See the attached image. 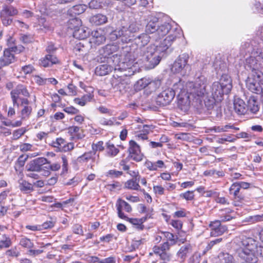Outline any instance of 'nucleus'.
I'll return each mask as SVG.
<instances>
[{
	"mask_svg": "<svg viewBox=\"0 0 263 263\" xmlns=\"http://www.w3.org/2000/svg\"><path fill=\"white\" fill-rule=\"evenodd\" d=\"M161 233L170 243V247L176 243L177 236L175 237L172 233L168 232H163Z\"/></svg>",
	"mask_w": 263,
	"mask_h": 263,
	"instance_id": "nucleus-40",
	"label": "nucleus"
},
{
	"mask_svg": "<svg viewBox=\"0 0 263 263\" xmlns=\"http://www.w3.org/2000/svg\"><path fill=\"white\" fill-rule=\"evenodd\" d=\"M93 261H98V263H115L116 262L115 258L112 256L102 260H99L97 257H93Z\"/></svg>",
	"mask_w": 263,
	"mask_h": 263,
	"instance_id": "nucleus-50",
	"label": "nucleus"
},
{
	"mask_svg": "<svg viewBox=\"0 0 263 263\" xmlns=\"http://www.w3.org/2000/svg\"><path fill=\"white\" fill-rule=\"evenodd\" d=\"M112 68V66H109L108 64L100 65L96 67L95 73L99 76H105L111 71Z\"/></svg>",
	"mask_w": 263,
	"mask_h": 263,
	"instance_id": "nucleus-28",
	"label": "nucleus"
},
{
	"mask_svg": "<svg viewBox=\"0 0 263 263\" xmlns=\"http://www.w3.org/2000/svg\"><path fill=\"white\" fill-rule=\"evenodd\" d=\"M247 111L252 114H256L259 109L260 103L257 97L254 96H251L247 101Z\"/></svg>",
	"mask_w": 263,
	"mask_h": 263,
	"instance_id": "nucleus-19",
	"label": "nucleus"
},
{
	"mask_svg": "<svg viewBox=\"0 0 263 263\" xmlns=\"http://www.w3.org/2000/svg\"><path fill=\"white\" fill-rule=\"evenodd\" d=\"M233 204L235 206H239L240 203L243 200L244 197L241 194H238L237 195H233Z\"/></svg>",
	"mask_w": 263,
	"mask_h": 263,
	"instance_id": "nucleus-55",
	"label": "nucleus"
},
{
	"mask_svg": "<svg viewBox=\"0 0 263 263\" xmlns=\"http://www.w3.org/2000/svg\"><path fill=\"white\" fill-rule=\"evenodd\" d=\"M222 240V239L220 238L216 239L214 240L210 241L208 243L207 246L206 247L205 250L206 251L210 250V249H211L212 248V247L214 245L218 244V243H220V242H221Z\"/></svg>",
	"mask_w": 263,
	"mask_h": 263,
	"instance_id": "nucleus-63",
	"label": "nucleus"
},
{
	"mask_svg": "<svg viewBox=\"0 0 263 263\" xmlns=\"http://www.w3.org/2000/svg\"><path fill=\"white\" fill-rule=\"evenodd\" d=\"M116 120L115 118H112L110 119H106L103 118L100 119L99 122L101 124L103 125L111 126L114 124Z\"/></svg>",
	"mask_w": 263,
	"mask_h": 263,
	"instance_id": "nucleus-54",
	"label": "nucleus"
},
{
	"mask_svg": "<svg viewBox=\"0 0 263 263\" xmlns=\"http://www.w3.org/2000/svg\"><path fill=\"white\" fill-rule=\"evenodd\" d=\"M240 190V186L238 185V182H235L231 185L229 189L230 194L231 195H237V194H239Z\"/></svg>",
	"mask_w": 263,
	"mask_h": 263,
	"instance_id": "nucleus-46",
	"label": "nucleus"
},
{
	"mask_svg": "<svg viewBox=\"0 0 263 263\" xmlns=\"http://www.w3.org/2000/svg\"><path fill=\"white\" fill-rule=\"evenodd\" d=\"M171 224L178 231L181 230L182 227V222L179 220H172Z\"/></svg>",
	"mask_w": 263,
	"mask_h": 263,
	"instance_id": "nucleus-62",
	"label": "nucleus"
},
{
	"mask_svg": "<svg viewBox=\"0 0 263 263\" xmlns=\"http://www.w3.org/2000/svg\"><path fill=\"white\" fill-rule=\"evenodd\" d=\"M149 83V79L143 78L138 80L136 83L135 87L136 89L140 90L148 86Z\"/></svg>",
	"mask_w": 263,
	"mask_h": 263,
	"instance_id": "nucleus-41",
	"label": "nucleus"
},
{
	"mask_svg": "<svg viewBox=\"0 0 263 263\" xmlns=\"http://www.w3.org/2000/svg\"><path fill=\"white\" fill-rule=\"evenodd\" d=\"M161 85V81L159 80H154L151 81L149 80V83L148 85V87L152 90H155L158 88Z\"/></svg>",
	"mask_w": 263,
	"mask_h": 263,
	"instance_id": "nucleus-51",
	"label": "nucleus"
},
{
	"mask_svg": "<svg viewBox=\"0 0 263 263\" xmlns=\"http://www.w3.org/2000/svg\"><path fill=\"white\" fill-rule=\"evenodd\" d=\"M26 168V171H34L36 172L43 171V167L39 166L35 162L34 160L27 164Z\"/></svg>",
	"mask_w": 263,
	"mask_h": 263,
	"instance_id": "nucleus-42",
	"label": "nucleus"
},
{
	"mask_svg": "<svg viewBox=\"0 0 263 263\" xmlns=\"http://www.w3.org/2000/svg\"><path fill=\"white\" fill-rule=\"evenodd\" d=\"M181 35V29L173 28L169 23L158 26L154 36L158 43L151 45L143 50V59L149 63L150 68H154L159 63L161 54L169 50L175 41Z\"/></svg>",
	"mask_w": 263,
	"mask_h": 263,
	"instance_id": "nucleus-1",
	"label": "nucleus"
},
{
	"mask_svg": "<svg viewBox=\"0 0 263 263\" xmlns=\"http://www.w3.org/2000/svg\"><path fill=\"white\" fill-rule=\"evenodd\" d=\"M218 257L220 263H235L233 256L228 253H221Z\"/></svg>",
	"mask_w": 263,
	"mask_h": 263,
	"instance_id": "nucleus-35",
	"label": "nucleus"
},
{
	"mask_svg": "<svg viewBox=\"0 0 263 263\" xmlns=\"http://www.w3.org/2000/svg\"><path fill=\"white\" fill-rule=\"evenodd\" d=\"M145 31L147 33L153 34V37H154L159 26L158 24V18L153 15H150L148 16Z\"/></svg>",
	"mask_w": 263,
	"mask_h": 263,
	"instance_id": "nucleus-18",
	"label": "nucleus"
},
{
	"mask_svg": "<svg viewBox=\"0 0 263 263\" xmlns=\"http://www.w3.org/2000/svg\"><path fill=\"white\" fill-rule=\"evenodd\" d=\"M62 160V172L61 174H64L68 171V161L65 156L63 155L61 157Z\"/></svg>",
	"mask_w": 263,
	"mask_h": 263,
	"instance_id": "nucleus-59",
	"label": "nucleus"
},
{
	"mask_svg": "<svg viewBox=\"0 0 263 263\" xmlns=\"http://www.w3.org/2000/svg\"><path fill=\"white\" fill-rule=\"evenodd\" d=\"M151 218V216L147 215V216H145L141 218H129L127 219H125L126 220L129 221L131 223L136 226V227L138 230H143L144 228V226L142 224L144 222H145L147 218Z\"/></svg>",
	"mask_w": 263,
	"mask_h": 263,
	"instance_id": "nucleus-29",
	"label": "nucleus"
},
{
	"mask_svg": "<svg viewBox=\"0 0 263 263\" xmlns=\"http://www.w3.org/2000/svg\"><path fill=\"white\" fill-rule=\"evenodd\" d=\"M90 21L91 23L96 25H100L107 22V17L101 14H97L91 16L90 18Z\"/></svg>",
	"mask_w": 263,
	"mask_h": 263,
	"instance_id": "nucleus-32",
	"label": "nucleus"
},
{
	"mask_svg": "<svg viewBox=\"0 0 263 263\" xmlns=\"http://www.w3.org/2000/svg\"><path fill=\"white\" fill-rule=\"evenodd\" d=\"M80 130V127L76 126H72L68 128V132L70 134V135L73 136H78L79 138V136H78V133L79 132Z\"/></svg>",
	"mask_w": 263,
	"mask_h": 263,
	"instance_id": "nucleus-61",
	"label": "nucleus"
},
{
	"mask_svg": "<svg viewBox=\"0 0 263 263\" xmlns=\"http://www.w3.org/2000/svg\"><path fill=\"white\" fill-rule=\"evenodd\" d=\"M10 95L13 106L17 107H18L20 105L17 102L18 100H20L21 98L20 97V95H22L25 97H29L30 96L29 92L27 87L22 84L17 85L16 87L11 91Z\"/></svg>",
	"mask_w": 263,
	"mask_h": 263,
	"instance_id": "nucleus-12",
	"label": "nucleus"
},
{
	"mask_svg": "<svg viewBox=\"0 0 263 263\" xmlns=\"http://www.w3.org/2000/svg\"><path fill=\"white\" fill-rule=\"evenodd\" d=\"M206 85V79L203 76H200L195 82H190L186 84L187 91L194 98L197 97V99H200L207 93Z\"/></svg>",
	"mask_w": 263,
	"mask_h": 263,
	"instance_id": "nucleus-5",
	"label": "nucleus"
},
{
	"mask_svg": "<svg viewBox=\"0 0 263 263\" xmlns=\"http://www.w3.org/2000/svg\"><path fill=\"white\" fill-rule=\"evenodd\" d=\"M153 190L155 194L159 195L164 194V189L161 185H155L153 186Z\"/></svg>",
	"mask_w": 263,
	"mask_h": 263,
	"instance_id": "nucleus-64",
	"label": "nucleus"
},
{
	"mask_svg": "<svg viewBox=\"0 0 263 263\" xmlns=\"http://www.w3.org/2000/svg\"><path fill=\"white\" fill-rule=\"evenodd\" d=\"M180 196L186 200H192L194 197V192L189 191L185 193H181Z\"/></svg>",
	"mask_w": 263,
	"mask_h": 263,
	"instance_id": "nucleus-56",
	"label": "nucleus"
},
{
	"mask_svg": "<svg viewBox=\"0 0 263 263\" xmlns=\"http://www.w3.org/2000/svg\"><path fill=\"white\" fill-rule=\"evenodd\" d=\"M0 243L5 248H9L12 245L11 239L6 235H3L2 239L0 240Z\"/></svg>",
	"mask_w": 263,
	"mask_h": 263,
	"instance_id": "nucleus-48",
	"label": "nucleus"
},
{
	"mask_svg": "<svg viewBox=\"0 0 263 263\" xmlns=\"http://www.w3.org/2000/svg\"><path fill=\"white\" fill-rule=\"evenodd\" d=\"M175 92V95L182 94L184 91H186L184 88V82L180 80L178 82L173 85V88H171Z\"/></svg>",
	"mask_w": 263,
	"mask_h": 263,
	"instance_id": "nucleus-39",
	"label": "nucleus"
},
{
	"mask_svg": "<svg viewBox=\"0 0 263 263\" xmlns=\"http://www.w3.org/2000/svg\"><path fill=\"white\" fill-rule=\"evenodd\" d=\"M191 251V247L190 245H185L182 246L177 253V257L180 259L177 262L182 263L186 257L187 254Z\"/></svg>",
	"mask_w": 263,
	"mask_h": 263,
	"instance_id": "nucleus-26",
	"label": "nucleus"
},
{
	"mask_svg": "<svg viewBox=\"0 0 263 263\" xmlns=\"http://www.w3.org/2000/svg\"><path fill=\"white\" fill-rule=\"evenodd\" d=\"M119 152V150L113 144L110 142L106 143V153L107 155L111 157L116 156Z\"/></svg>",
	"mask_w": 263,
	"mask_h": 263,
	"instance_id": "nucleus-36",
	"label": "nucleus"
},
{
	"mask_svg": "<svg viewBox=\"0 0 263 263\" xmlns=\"http://www.w3.org/2000/svg\"><path fill=\"white\" fill-rule=\"evenodd\" d=\"M150 37L147 33H143L135 38V43L139 46H144L149 42Z\"/></svg>",
	"mask_w": 263,
	"mask_h": 263,
	"instance_id": "nucleus-33",
	"label": "nucleus"
},
{
	"mask_svg": "<svg viewBox=\"0 0 263 263\" xmlns=\"http://www.w3.org/2000/svg\"><path fill=\"white\" fill-rule=\"evenodd\" d=\"M189 56L187 54L183 53L180 55L172 65L171 71L174 73H178L182 76L190 73L191 68L187 63Z\"/></svg>",
	"mask_w": 263,
	"mask_h": 263,
	"instance_id": "nucleus-7",
	"label": "nucleus"
},
{
	"mask_svg": "<svg viewBox=\"0 0 263 263\" xmlns=\"http://www.w3.org/2000/svg\"><path fill=\"white\" fill-rule=\"evenodd\" d=\"M72 231L73 233L79 235H83L82 226L79 224H75L72 227Z\"/></svg>",
	"mask_w": 263,
	"mask_h": 263,
	"instance_id": "nucleus-53",
	"label": "nucleus"
},
{
	"mask_svg": "<svg viewBox=\"0 0 263 263\" xmlns=\"http://www.w3.org/2000/svg\"><path fill=\"white\" fill-rule=\"evenodd\" d=\"M227 230V227L225 226H220L215 230H211V236L216 237L221 235Z\"/></svg>",
	"mask_w": 263,
	"mask_h": 263,
	"instance_id": "nucleus-43",
	"label": "nucleus"
},
{
	"mask_svg": "<svg viewBox=\"0 0 263 263\" xmlns=\"http://www.w3.org/2000/svg\"><path fill=\"white\" fill-rule=\"evenodd\" d=\"M85 8L86 6L85 5H76L71 9L70 12L75 15H79L85 11Z\"/></svg>",
	"mask_w": 263,
	"mask_h": 263,
	"instance_id": "nucleus-44",
	"label": "nucleus"
},
{
	"mask_svg": "<svg viewBox=\"0 0 263 263\" xmlns=\"http://www.w3.org/2000/svg\"><path fill=\"white\" fill-rule=\"evenodd\" d=\"M20 245L23 247L28 249H31L33 247V243L31 241L30 239L26 237L22 238L20 240Z\"/></svg>",
	"mask_w": 263,
	"mask_h": 263,
	"instance_id": "nucleus-45",
	"label": "nucleus"
},
{
	"mask_svg": "<svg viewBox=\"0 0 263 263\" xmlns=\"http://www.w3.org/2000/svg\"><path fill=\"white\" fill-rule=\"evenodd\" d=\"M126 70H115V74L111 81L112 87L116 90L123 93L129 88L130 80L132 75H125Z\"/></svg>",
	"mask_w": 263,
	"mask_h": 263,
	"instance_id": "nucleus-6",
	"label": "nucleus"
},
{
	"mask_svg": "<svg viewBox=\"0 0 263 263\" xmlns=\"http://www.w3.org/2000/svg\"><path fill=\"white\" fill-rule=\"evenodd\" d=\"M189 93L184 91L182 94L177 95L178 107L184 111H187L190 105Z\"/></svg>",
	"mask_w": 263,
	"mask_h": 263,
	"instance_id": "nucleus-17",
	"label": "nucleus"
},
{
	"mask_svg": "<svg viewBox=\"0 0 263 263\" xmlns=\"http://www.w3.org/2000/svg\"><path fill=\"white\" fill-rule=\"evenodd\" d=\"M26 131V129L24 128H21L14 130L13 133V139L14 140H17L19 139L25 133Z\"/></svg>",
	"mask_w": 263,
	"mask_h": 263,
	"instance_id": "nucleus-52",
	"label": "nucleus"
},
{
	"mask_svg": "<svg viewBox=\"0 0 263 263\" xmlns=\"http://www.w3.org/2000/svg\"><path fill=\"white\" fill-rule=\"evenodd\" d=\"M139 30V27L137 23L131 24L128 28L123 27L118 30H115L110 34V38L115 40L120 38L121 41L127 43L135 39V33Z\"/></svg>",
	"mask_w": 263,
	"mask_h": 263,
	"instance_id": "nucleus-4",
	"label": "nucleus"
},
{
	"mask_svg": "<svg viewBox=\"0 0 263 263\" xmlns=\"http://www.w3.org/2000/svg\"><path fill=\"white\" fill-rule=\"evenodd\" d=\"M35 162L37 164V165L40 166L41 167H43V171L44 172L46 170V168H45L44 166L47 165V164H48L49 161L46 158L41 157L38 158L34 160Z\"/></svg>",
	"mask_w": 263,
	"mask_h": 263,
	"instance_id": "nucleus-49",
	"label": "nucleus"
},
{
	"mask_svg": "<svg viewBox=\"0 0 263 263\" xmlns=\"http://www.w3.org/2000/svg\"><path fill=\"white\" fill-rule=\"evenodd\" d=\"M21 104L22 109L20 111V118L22 120H26L29 119L32 111V108L29 105V101L27 98H21Z\"/></svg>",
	"mask_w": 263,
	"mask_h": 263,
	"instance_id": "nucleus-15",
	"label": "nucleus"
},
{
	"mask_svg": "<svg viewBox=\"0 0 263 263\" xmlns=\"http://www.w3.org/2000/svg\"><path fill=\"white\" fill-rule=\"evenodd\" d=\"M175 96V92L171 88L166 89L161 92L157 97L156 102L160 106L170 104Z\"/></svg>",
	"mask_w": 263,
	"mask_h": 263,
	"instance_id": "nucleus-13",
	"label": "nucleus"
},
{
	"mask_svg": "<svg viewBox=\"0 0 263 263\" xmlns=\"http://www.w3.org/2000/svg\"><path fill=\"white\" fill-rule=\"evenodd\" d=\"M145 167L149 171H157L158 168H161L165 166L164 162L162 160H158L153 162L150 161H146L145 163Z\"/></svg>",
	"mask_w": 263,
	"mask_h": 263,
	"instance_id": "nucleus-27",
	"label": "nucleus"
},
{
	"mask_svg": "<svg viewBox=\"0 0 263 263\" xmlns=\"http://www.w3.org/2000/svg\"><path fill=\"white\" fill-rule=\"evenodd\" d=\"M81 25V21L76 17L70 19L67 22V27L71 30L75 31Z\"/></svg>",
	"mask_w": 263,
	"mask_h": 263,
	"instance_id": "nucleus-37",
	"label": "nucleus"
},
{
	"mask_svg": "<svg viewBox=\"0 0 263 263\" xmlns=\"http://www.w3.org/2000/svg\"><path fill=\"white\" fill-rule=\"evenodd\" d=\"M119 47L115 44H108L99 50V55L97 57L99 62L112 63L115 70H126L125 75H134L136 70L134 65V56L129 51V47H126L123 50L122 55L117 54L109 57L118 51Z\"/></svg>",
	"mask_w": 263,
	"mask_h": 263,
	"instance_id": "nucleus-2",
	"label": "nucleus"
},
{
	"mask_svg": "<svg viewBox=\"0 0 263 263\" xmlns=\"http://www.w3.org/2000/svg\"><path fill=\"white\" fill-rule=\"evenodd\" d=\"M24 49V48L23 46L18 47L13 46L5 49L3 52V55L0 57V69L14 62L15 58L12 52H22Z\"/></svg>",
	"mask_w": 263,
	"mask_h": 263,
	"instance_id": "nucleus-9",
	"label": "nucleus"
},
{
	"mask_svg": "<svg viewBox=\"0 0 263 263\" xmlns=\"http://www.w3.org/2000/svg\"><path fill=\"white\" fill-rule=\"evenodd\" d=\"M58 63L57 58L53 54H48L44 58L41 59L40 65L43 67H49Z\"/></svg>",
	"mask_w": 263,
	"mask_h": 263,
	"instance_id": "nucleus-23",
	"label": "nucleus"
},
{
	"mask_svg": "<svg viewBox=\"0 0 263 263\" xmlns=\"http://www.w3.org/2000/svg\"><path fill=\"white\" fill-rule=\"evenodd\" d=\"M34 70V69L31 65H25L21 68V72L24 74L31 73Z\"/></svg>",
	"mask_w": 263,
	"mask_h": 263,
	"instance_id": "nucleus-58",
	"label": "nucleus"
},
{
	"mask_svg": "<svg viewBox=\"0 0 263 263\" xmlns=\"http://www.w3.org/2000/svg\"><path fill=\"white\" fill-rule=\"evenodd\" d=\"M140 176L135 175V178H132L126 181L124 184V189L130 190L140 191V186L139 184Z\"/></svg>",
	"mask_w": 263,
	"mask_h": 263,
	"instance_id": "nucleus-21",
	"label": "nucleus"
},
{
	"mask_svg": "<svg viewBox=\"0 0 263 263\" xmlns=\"http://www.w3.org/2000/svg\"><path fill=\"white\" fill-rule=\"evenodd\" d=\"M234 109L238 115H244L247 112L246 105L243 100L235 98L234 100Z\"/></svg>",
	"mask_w": 263,
	"mask_h": 263,
	"instance_id": "nucleus-20",
	"label": "nucleus"
},
{
	"mask_svg": "<svg viewBox=\"0 0 263 263\" xmlns=\"http://www.w3.org/2000/svg\"><path fill=\"white\" fill-rule=\"evenodd\" d=\"M246 86L253 93L258 94L262 92L263 73L261 71L252 73L246 81Z\"/></svg>",
	"mask_w": 263,
	"mask_h": 263,
	"instance_id": "nucleus-8",
	"label": "nucleus"
},
{
	"mask_svg": "<svg viewBox=\"0 0 263 263\" xmlns=\"http://www.w3.org/2000/svg\"><path fill=\"white\" fill-rule=\"evenodd\" d=\"M19 189L23 193L28 194L33 191V185L27 181L21 179L18 181Z\"/></svg>",
	"mask_w": 263,
	"mask_h": 263,
	"instance_id": "nucleus-30",
	"label": "nucleus"
},
{
	"mask_svg": "<svg viewBox=\"0 0 263 263\" xmlns=\"http://www.w3.org/2000/svg\"><path fill=\"white\" fill-rule=\"evenodd\" d=\"M142 128L141 130H140V132H142L145 134L147 136V134L149 133V132L153 129V125H148L146 124H144L142 126L139 125L138 128L140 129Z\"/></svg>",
	"mask_w": 263,
	"mask_h": 263,
	"instance_id": "nucleus-57",
	"label": "nucleus"
},
{
	"mask_svg": "<svg viewBox=\"0 0 263 263\" xmlns=\"http://www.w3.org/2000/svg\"><path fill=\"white\" fill-rule=\"evenodd\" d=\"M45 168H46L45 172L43 173V175L44 176H48L50 175L49 170L52 171H58L61 168V165L58 163H54L53 164H50L49 162L48 164L47 165L44 166Z\"/></svg>",
	"mask_w": 263,
	"mask_h": 263,
	"instance_id": "nucleus-34",
	"label": "nucleus"
},
{
	"mask_svg": "<svg viewBox=\"0 0 263 263\" xmlns=\"http://www.w3.org/2000/svg\"><path fill=\"white\" fill-rule=\"evenodd\" d=\"M129 144L128 152L130 158L134 161H141L143 155L141 152L139 145L134 140H130Z\"/></svg>",
	"mask_w": 263,
	"mask_h": 263,
	"instance_id": "nucleus-14",
	"label": "nucleus"
},
{
	"mask_svg": "<svg viewBox=\"0 0 263 263\" xmlns=\"http://www.w3.org/2000/svg\"><path fill=\"white\" fill-rule=\"evenodd\" d=\"M92 89V88L89 87H87L85 89V91H89L88 89ZM93 97V95L92 93L89 92L88 94L84 95L81 98H76L74 99V102L76 104H79L82 106H84L87 102L90 101Z\"/></svg>",
	"mask_w": 263,
	"mask_h": 263,
	"instance_id": "nucleus-25",
	"label": "nucleus"
},
{
	"mask_svg": "<svg viewBox=\"0 0 263 263\" xmlns=\"http://www.w3.org/2000/svg\"><path fill=\"white\" fill-rule=\"evenodd\" d=\"M89 30L87 28L81 26V25L73 32L74 37L79 40L86 39L89 34Z\"/></svg>",
	"mask_w": 263,
	"mask_h": 263,
	"instance_id": "nucleus-24",
	"label": "nucleus"
},
{
	"mask_svg": "<svg viewBox=\"0 0 263 263\" xmlns=\"http://www.w3.org/2000/svg\"><path fill=\"white\" fill-rule=\"evenodd\" d=\"M247 66L252 71V73L260 71L259 70L260 67V64L257 62V60L256 58L251 57L247 60Z\"/></svg>",
	"mask_w": 263,
	"mask_h": 263,
	"instance_id": "nucleus-31",
	"label": "nucleus"
},
{
	"mask_svg": "<svg viewBox=\"0 0 263 263\" xmlns=\"http://www.w3.org/2000/svg\"><path fill=\"white\" fill-rule=\"evenodd\" d=\"M170 249V245L166 241L160 246H155L153 248V253H149V255H152L154 253L162 260H168L171 257V254L168 252Z\"/></svg>",
	"mask_w": 263,
	"mask_h": 263,
	"instance_id": "nucleus-11",
	"label": "nucleus"
},
{
	"mask_svg": "<svg viewBox=\"0 0 263 263\" xmlns=\"http://www.w3.org/2000/svg\"><path fill=\"white\" fill-rule=\"evenodd\" d=\"M5 254L8 257H17L20 254L16 247H14L6 251Z\"/></svg>",
	"mask_w": 263,
	"mask_h": 263,
	"instance_id": "nucleus-47",
	"label": "nucleus"
},
{
	"mask_svg": "<svg viewBox=\"0 0 263 263\" xmlns=\"http://www.w3.org/2000/svg\"><path fill=\"white\" fill-rule=\"evenodd\" d=\"M116 207L118 216L123 219H127L128 218L122 212L124 210L128 213H130L132 211L131 206L125 201L118 199L116 203Z\"/></svg>",
	"mask_w": 263,
	"mask_h": 263,
	"instance_id": "nucleus-16",
	"label": "nucleus"
},
{
	"mask_svg": "<svg viewBox=\"0 0 263 263\" xmlns=\"http://www.w3.org/2000/svg\"><path fill=\"white\" fill-rule=\"evenodd\" d=\"M91 34V42L97 45L103 44L106 40L104 33L101 30L92 31Z\"/></svg>",
	"mask_w": 263,
	"mask_h": 263,
	"instance_id": "nucleus-22",
	"label": "nucleus"
},
{
	"mask_svg": "<svg viewBox=\"0 0 263 263\" xmlns=\"http://www.w3.org/2000/svg\"><path fill=\"white\" fill-rule=\"evenodd\" d=\"M232 87V81L230 77L222 75L219 82L212 84L211 87V96L215 102L220 101L223 95L229 93Z\"/></svg>",
	"mask_w": 263,
	"mask_h": 263,
	"instance_id": "nucleus-3",
	"label": "nucleus"
},
{
	"mask_svg": "<svg viewBox=\"0 0 263 263\" xmlns=\"http://www.w3.org/2000/svg\"><path fill=\"white\" fill-rule=\"evenodd\" d=\"M92 148L93 149L92 152L95 153L97 151H102L104 149L103 142L102 141H99L95 144H93L92 145Z\"/></svg>",
	"mask_w": 263,
	"mask_h": 263,
	"instance_id": "nucleus-60",
	"label": "nucleus"
},
{
	"mask_svg": "<svg viewBox=\"0 0 263 263\" xmlns=\"http://www.w3.org/2000/svg\"><path fill=\"white\" fill-rule=\"evenodd\" d=\"M95 155V152L90 151L89 152L85 153L82 155L79 156L77 158L78 162L80 163H83L87 162L89 160L93 158V156Z\"/></svg>",
	"mask_w": 263,
	"mask_h": 263,
	"instance_id": "nucleus-38",
	"label": "nucleus"
},
{
	"mask_svg": "<svg viewBox=\"0 0 263 263\" xmlns=\"http://www.w3.org/2000/svg\"><path fill=\"white\" fill-rule=\"evenodd\" d=\"M17 10L12 6L4 5L0 12V18L3 25L5 26H10L13 23V18L11 16L17 15Z\"/></svg>",
	"mask_w": 263,
	"mask_h": 263,
	"instance_id": "nucleus-10",
	"label": "nucleus"
}]
</instances>
